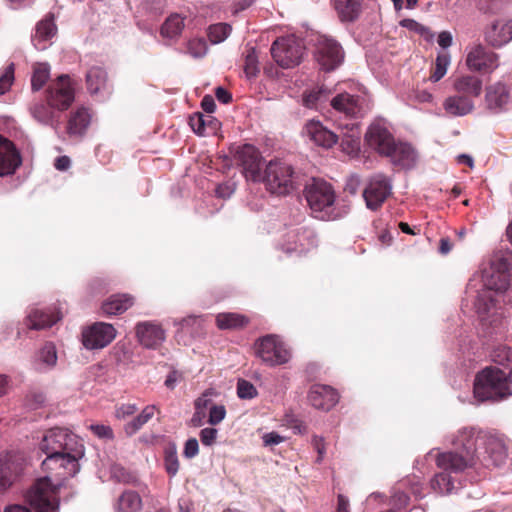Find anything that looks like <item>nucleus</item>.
Wrapping results in <instances>:
<instances>
[{"label": "nucleus", "mask_w": 512, "mask_h": 512, "mask_svg": "<svg viewBox=\"0 0 512 512\" xmlns=\"http://www.w3.org/2000/svg\"><path fill=\"white\" fill-rule=\"evenodd\" d=\"M383 156L389 157L394 164L402 167L411 166L416 159L415 151L409 144L396 141Z\"/></svg>", "instance_id": "obj_29"}, {"label": "nucleus", "mask_w": 512, "mask_h": 512, "mask_svg": "<svg viewBox=\"0 0 512 512\" xmlns=\"http://www.w3.org/2000/svg\"><path fill=\"white\" fill-rule=\"evenodd\" d=\"M465 64L472 72L490 74L499 66V55L481 43L467 48Z\"/></svg>", "instance_id": "obj_10"}, {"label": "nucleus", "mask_w": 512, "mask_h": 512, "mask_svg": "<svg viewBox=\"0 0 512 512\" xmlns=\"http://www.w3.org/2000/svg\"><path fill=\"white\" fill-rule=\"evenodd\" d=\"M90 430L101 439L112 440L114 438L113 430L109 425L93 424L90 426Z\"/></svg>", "instance_id": "obj_56"}, {"label": "nucleus", "mask_w": 512, "mask_h": 512, "mask_svg": "<svg viewBox=\"0 0 512 512\" xmlns=\"http://www.w3.org/2000/svg\"><path fill=\"white\" fill-rule=\"evenodd\" d=\"M255 355L269 367L284 365L289 362L291 352L281 338L268 334L256 340Z\"/></svg>", "instance_id": "obj_6"}, {"label": "nucleus", "mask_w": 512, "mask_h": 512, "mask_svg": "<svg viewBox=\"0 0 512 512\" xmlns=\"http://www.w3.org/2000/svg\"><path fill=\"white\" fill-rule=\"evenodd\" d=\"M333 6L343 23L355 22L362 13V0H333Z\"/></svg>", "instance_id": "obj_30"}, {"label": "nucleus", "mask_w": 512, "mask_h": 512, "mask_svg": "<svg viewBox=\"0 0 512 512\" xmlns=\"http://www.w3.org/2000/svg\"><path fill=\"white\" fill-rule=\"evenodd\" d=\"M365 140L368 146L380 155H384L389 151V147L392 146L395 139L389 130L380 122H375L368 128Z\"/></svg>", "instance_id": "obj_21"}, {"label": "nucleus", "mask_w": 512, "mask_h": 512, "mask_svg": "<svg viewBox=\"0 0 512 512\" xmlns=\"http://www.w3.org/2000/svg\"><path fill=\"white\" fill-rule=\"evenodd\" d=\"M39 449L46 457V463L52 464L61 458L60 453L66 451L76 452V455H84V446L77 435L65 428H52L47 430L39 442Z\"/></svg>", "instance_id": "obj_2"}, {"label": "nucleus", "mask_w": 512, "mask_h": 512, "mask_svg": "<svg viewBox=\"0 0 512 512\" xmlns=\"http://www.w3.org/2000/svg\"><path fill=\"white\" fill-rule=\"evenodd\" d=\"M478 462L479 457L467 456L454 449L439 452L435 458L436 466L450 474H460L467 469L476 468Z\"/></svg>", "instance_id": "obj_14"}, {"label": "nucleus", "mask_w": 512, "mask_h": 512, "mask_svg": "<svg viewBox=\"0 0 512 512\" xmlns=\"http://www.w3.org/2000/svg\"><path fill=\"white\" fill-rule=\"evenodd\" d=\"M492 361L502 366H512V349L505 345L494 348L491 353Z\"/></svg>", "instance_id": "obj_48"}, {"label": "nucleus", "mask_w": 512, "mask_h": 512, "mask_svg": "<svg viewBox=\"0 0 512 512\" xmlns=\"http://www.w3.org/2000/svg\"><path fill=\"white\" fill-rule=\"evenodd\" d=\"M312 445L318 453L317 462L320 463L323 460L324 455L326 453L324 439L319 436H313Z\"/></svg>", "instance_id": "obj_61"}, {"label": "nucleus", "mask_w": 512, "mask_h": 512, "mask_svg": "<svg viewBox=\"0 0 512 512\" xmlns=\"http://www.w3.org/2000/svg\"><path fill=\"white\" fill-rule=\"evenodd\" d=\"M304 51L302 41L295 36L278 38L271 47V54L282 68H292L301 61Z\"/></svg>", "instance_id": "obj_8"}, {"label": "nucleus", "mask_w": 512, "mask_h": 512, "mask_svg": "<svg viewBox=\"0 0 512 512\" xmlns=\"http://www.w3.org/2000/svg\"><path fill=\"white\" fill-rule=\"evenodd\" d=\"M217 437V429L204 428L200 432V440L203 445L211 446L215 443Z\"/></svg>", "instance_id": "obj_60"}, {"label": "nucleus", "mask_w": 512, "mask_h": 512, "mask_svg": "<svg viewBox=\"0 0 512 512\" xmlns=\"http://www.w3.org/2000/svg\"><path fill=\"white\" fill-rule=\"evenodd\" d=\"M316 59L324 70H334L343 60L340 44L326 36L320 37L317 42Z\"/></svg>", "instance_id": "obj_15"}, {"label": "nucleus", "mask_w": 512, "mask_h": 512, "mask_svg": "<svg viewBox=\"0 0 512 512\" xmlns=\"http://www.w3.org/2000/svg\"><path fill=\"white\" fill-rule=\"evenodd\" d=\"M56 25L52 17H47L41 20L37 26L35 35L33 36V43L36 49L44 50L47 48V42L56 35Z\"/></svg>", "instance_id": "obj_33"}, {"label": "nucleus", "mask_w": 512, "mask_h": 512, "mask_svg": "<svg viewBox=\"0 0 512 512\" xmlns=\"http://www.w3.org/2000/svg\"><path fill=\"white\" fill-rule=\"evenodd\" d=\"M158 412L156 405H147L143 410L135 416L133 419L128 421L123 429L127 436H133L136 434L146 423H148Z\"/></svg>", "instance_id": "obj_37"}, {"label": "nucleus", "mask_w": 512, "mask_h": 512, "mask_svg": "<svg viewBox=\"0 0 512 512\" xmlns=\"http://www.w3.org/2000/svg\"><path fill=\"white\" fill-rule=\"evenodd\" d=\"M137 337L147 348H155L159 341V329L150 322H141L137 326Z\"/></svg>", "instance_id": "obj_38"}, {"label": "nucleus", "mask_w": 512, "mask_h": 512, "mask_svg": "<svg viewBox=\"0 0 512 512\" xmlns=\"http://www.w3.org/2000/svg\"><path fill=\"white\" fill-rule=\"evenodd\" d=\"M207 49V43L204 39H192L188 43L189 53L196 58L203 57Z\"/></svg>", "instance_id": "obj_55"}, {"label": "nucleus", "mask_w": 512, "mask_h": 512, "mask_svg": "<svg viewBox=\"0 0 512 512\" xmlns=\"http://www.w3.org/2000/svg\"><path fill=\"white\" fill-rule=\"evenodd\" d=\"M284 441V437L280 436L276 432H270L263 436V442L265 446L278 445Z\"/></svg>", "instance_id": "obj_64"}, {"label": "nucleus", "mask_w": 512, "mask_h": 512, "mask_svg": "<svg viewBox=\"0 0 512 512\" xmlns=\"http://www.w3.org/2000/svg\"><path fill=\"white\" fill-rule=\"evenodd\" d=\"M183 381V375L179 371L173 370L171 371L165 379L164 385L168 389H174L177 383Z\"/></svg>", "instance_id": "obj_62"}, {"label": "nucleus", "mask_w": 512, "mask_h": 512, "mask_svg": "<svg viewBox=\"0 0 512 512\" xmlns=\"http://www.w3.org/2000/svg\"><path fill=\"white\" fill-rule=\"evenodd\" d=\"M512 104V98L508 87L503 83H495L485 90V108L493 114H499L508 110Z\"/></svg>", "instance_id": "obj_16"}, {"label": "nucleus", "mask_w": 512, "mask_h": 512, "mask_svg": "<svg viewBox=\"0 0 512 512\" xmlns=\"http://www.w3.org/2000/svg\"><path fill=\"white\" fill-rule=\"evenodd\" d=\"M55 107H51L47 102L45 103H35L30 108L31 115L35 120H37L41 124L50 125L53 123L55 119Z\"/></svg>", "instance_id": "obj_42"}, {"label": "nucleus", "mask_w": 512, "mask_h": 512, "mask_svg": "<svg viewBox=\"0 0 512 512\" xmlns=\"http://www.w3.org/2000/svg\"><path fill=\"white\" fill-rule=\"evenodd\" d=\"M237 395L240 399H253L258 395L256 387L248 380L239 379L237 381Z\"/></svg>", "instance_id": "obj_50"}, {"label": "nucleus", "mask_w": 512, "mask_h": 512, "mask_svg": "<svg viewBox=\"0 0 512 512\" xmlns=\"http://www.w3.org/2000/svg\"><path fill=\"white\" fill-rule=\"evenodd\" d=\"M485 287L502 296L504 303L512 302V290H510V273L492 272L485 281Z\"/></svg>", "instance_id": "obj_28"}, {"label": "nucleus", "mask_w": 512, "mask_h": 512, "mask_svg": "<svg viewBox=\"0 0 512 512\" xmlns=\"http://www.w3.org/2000/svg\"><path fill=\"white\" fill-rule=\"evenodd\" d=\"M484 39L493 48H501L512 41V19L492 22L484 30Z\"/></svg>", "instance_id": "obj_19"}, {"label": "nucleus", "mask_w": 512, "mask_h": 512, "mask_svg": "<svg viewBox=\"0 0 512 512\" xmlns=\"http://www.w3.org/2000/svg\"><path fill=\"white\" fill-rule=\"evenodd\" d=\"M110 473L111 477L118 482H129L131 479L129 472L118 464L111 466Z\"/></svg>", "instance_id": "obj_58"}, {"label": "nucleus", "mask_w": 512, "mask_h": 512, "mask_svg": "<svg viewBox=\"0 0 512 512\" xmlns=\"http://www.w3.org/2000/svg\"><path fill=\"white\" fill-rule=\"evenodd\" d=\"M184 29V18L178 14H171L164 23H162V37L169 39L178 38Z\"/></svg>", "instance_id": "obj_40"}, {"label": "nucleus", "mask_w": 512, "mask_h": 512, "mask_svg": "<svg viewBox=\"0 0 512 512\" xmlns=\"http://www.w3.org/2000/svg\"><path fill=\"white\" fill-rule=\"evenodd\" d=\"M474 101L462 97L456 93L448 96L443 102L445 112L454 117L470 114L474 110Z\"/></svg>", "instance_id": "obj_31"}, {"label": "nucleus", "mask_w": 512, "mask_h": 512, "mask_svg": "<svg viewBox=\"0 0 512 512\" xmlns=\"http://www.w3.org/2000/svg\"><path fill=\"white\" fill-rule=\"evenodd\" d=\"M363 103L364 99L362 97L347 92L340 93L331 100L333 109L349 118L362 116Z\"/></svg>", "instance_id": "obj_22"}, {"label": "nucleus", "mask_w": 512, "mask_h": 512, "mask_svg": "<svg viewBox=\"0 0 512 512\" xmlns=\"http://www.w3.org/2000/svg\"><path fill=\"white\" fill-rule=\"evenodd\" d=\"M15 465L10 461H0V492L9 488L15 478Z\"/></svg>", "instance_id": "obj_46"}, {"label": "nucleus", "mask_w": 512, "mask_h": 512, "mask_svg": "<svg viewBox=\"0 0 512 512\" xmlns=\"http://www.w3.org/2000/svg\"><path fill=\"white\" fill-rule=\"evenodd\" d=\"M86 83L89 92L97 95L108 91L107 73L98 66L91 67L86 73Z\"/></svg>", "instance_id": "obj_34"}, {"label": "nucleus", "mask_w": 512, "mask_h": 512, "mask_svg": "<svg viewBox=\"0 0 512 512\" xmlns=\"http://www.w3.org/2000/svg\"><path fill=\"white\" fill-rule=\"evenodd\" d=\"M510 263L504 257H498L492 262V272L509 273Z\"/></svg>", "instance_id": "obj_63"}, {"label": "nucleus", "mask_w": 512, "mask_h": 512, "mask_svg": "<svg viewBox=\"0 0 512 512\" xmlns=\"http://www.w3.org/2000/svg\"><path fill=\"white\" fill-rule=\"evenodd\" d=\"M314 233L307 227H298L287 234L286 250L288 252L306 251L313 244Z\"/></svg>", "instance_id": "obj_26"}, {"label": "nucleus", "mask_w": 512, "mask_h": 512, "mask_svg": "<svg viewBox=\"0 0 512 512\" xmlns=\"http://www.w3.org/2000/svg\"><path fill=\"white\" fill-rule=\"evenodd\" d=\"M225 415H226V409L224 406L213 405L210 408L208 422L211 425H217L225 418Z\"/></svg>", "instance_id": "obj_57"}, {"label": "nucleus", "mask_w": 512, "mask_h": 512, "mask_svg": "<svg viewBox=\"0 0 512 512\" xmlns=\"http://www.w3.org/2000/svg\"><path fill=\"white\" fill-rule=\"evenodd\" d=\"M304 194L315 218L329 221L338 217L334 208L336 195L330 183L323 179H313L306 185Z\"/></svg>", "instance_id": "obj_4"}, {"label": "nucleus", "mask_w": 512, "mask_h": 512, "mask_svg": "<svg viewBox=\"0 0 512 512\" xmlns=\"http://www.w3.org/2000/svg\"><path fill=\"white\" fill-rule=\"evenodd\" d=\"M134 304V297L129 294H115L107 299L103 305V313L107 316L120 315Z\"/></svg>", "instance_id": "obj_32"}, {"label": "nucleus", "mask_w": 512, "mask_h": 512, "mask_svg": "<svg viewBox=\"0 0 512 512\" xmlns=\"http://www.w3.org/2000/svg\"><path fill=\"white\" fill-rule=\"evenodd\" d=\"M338 129L340 130L338 136L339 139H341L340 145L342 150L347 154L358 151L361 135L358 124L355 122H347L345 124H339Z\"/></svg>", "instance_id": "obj_27"}, {"label": "nucleus", "mask_w": 512, "mask_h": 512, "mask_svg": "<svg viewBox=\"0 0 512 512\" xmlns=\"http://www.w3.org/2000/svg\"><path fill=\"white\" fill-rule=\"evenodd\" d=\"M179 460L175 447L165 451V469L170 476L176 475L179 470Z\"/></svg>", "instance_id": "obj_53"}, {"label": "nucleus", "mask_w": 512, "mask_h": 512, "mask_svg": "<svg viewBox=\"0 0 512 512\" xmlns=\"http://www.w3.org/2000/svg\"><path fill=\"white\" fill-rule=\"evenodd\" d=\"M21 164V157L13 143L0 136V176L12 174Z\"/></svg>", "instance_id": "obj_23"}, {"label": "nucleus", "mask_w": 512, "mask_h": 512, "mask_svg": "<svg viewBox=\"0 0 512 512\" xmlns=\"http://www.w3.org/2000/svg\"><path fill=\"white\" fill-rule=\"evenodd\" d=\"M14 82V64H9L0 76V95L5 94Z\"/></svg>", "instance_id": "obj_54"}, {"label": "nucleus", "mask_w": 512, "mask_h": 512, "mask_svg": "<svg viewBox=\"0 0 512 512\" xmlns=\"http://www.w3.org/2000/svg\"><path fill=\"white\" fill-rule=\"evenodd\" d=\"M231 31L232 27L229 24H214L208 29V37L213 44H217L224 41L230 35Z\"/></svg>", "instance_id": "obj_47"}, {"label": "nucleus", "mask_w": 512, "mask_h": 512, "mask_svg": "<svg viewBox=\"0 0 512 512\" xmlns=\"http://www.w3.org/2000/svg\"><path fill=\"white\" fill-rule=\"evenodd\" d=\"M142 507L140 496L134 491L124 492L117 503V512H139Z\"/></svg>", "instance_id": "obj_41"}, {"label": "nucleus", "mask_w": 512, "mask_h": 512, "mask_svg": "<svg viewBox=\"0 0 512 512\" xmlns=\"http://www.w3.org/2000/svg\"><path fill=\"white\" fill-rule=\"evenodd\" d=\"M230 153L235 164L241 168V172L248 181L260 182L261 162L263 160L260 151L251 144L232 146Z\"/></svg>", "instance_id": "obj_7"}, {"label": "nucleus", "mask_w": 512, "mask_h": 512, "mask_svg": "<svg viewBox=\"0 0 512 512\" xmlns=\"http://www.w3.org/2000/svg\"><path fill=\"white\" fill-rule=\"evenodd\" d=\"M482 443L485 448V455L480 460L485 467H499L503 465L508 457V438L504 434L484 432Z\"/></svg>", "instance_id": "obj_11"}, {"label": "nucleus", "mask_w": 512, "mask_h": 512, "mask_svg": "<svg viewBox=\"0 0 512 512\" xmlns=\"http://www.w3.org/2000/svg\"><path fill=\"white\" fill-rule=\"evenodd\" d=\"M450 64V55L447 52L439 53L437 55L435 66L431 70L430 80L432 82H438L441 80L447 72V68Z\"/></svg>", "instance_id": "obj_44"}, {"label": "nucleus", "mask_w": 512, "mask_h": 512, "mask_svg": "<svg viewBox=\"0 0 512 512\" xmlns=\"http://www.w3.org/2000/svg\"><path fill=\"white\" fill-rule=\"evenodd\" d=\"M483 434V431L476 428L464 427L452 435L450 442L454 450H458L467 456L478 457L477 443L478 440L482 441Z\"/></svg>", "instance_id": "obj_17"}, {"label": "nucleus", "mask_w": 512, "mask_h": 512, "mask_svg": "<svg viewBox=\"0 0 512 512\" xmlns=\"http://www.w3.org/2000/svg\"><path fill=\"white\" fill-rule=\"evenodd\" d=\"M117 331L109 322H93L81 331V343L87 350H99L108 346L116 337Z\"/></svg>", "instance_id": "obj_9"}, {"label": "nucleus", "mask_w": 512, "mask_h": 512, "mask_svg": "<svg viewBox=\"0 0 512 512\" xmlns=\"http://www.w3.org/2000/svg\"><path fill=\"white\" fill-rule=\"evenodd\" d=\"M50 78V66L48 63H36L33 66L31 77V88L33 91H39Z\"/></svg>", "instance_id": "obj_43"}, {"label": "nucleus", "mask_w": 512, "mask_h": 512, "mask_svg": "<svg viewBox=\"0 0 512 512\" xmlns=\"http://www.w3.org/2000/svg\"><path fill=\"white\" fill-rule=\"evenodd\" d=\"M391 194V181L384 174H376L370 177L363 190L366 206L373 211L378 210Z\"/></svg>", "instance_id": "obj_13"}, {"label": "nucleus", "mask_w": 512, "mask_h": 512, "mask_svg": "<svg viewBox=\"0 0 512 512\" xmlns=\"http://www.w3.org/2000/svg\"><path fill=\"white\" fill-rule=\"evenodd\" d=\"M244 72L248 77H255L259 72L258 57L255 48L247 50L245 56Z\"/></svg>", "instance_id": "obj_49"}, {"label": "nucleus", "mask_w": 512, "mask_h": 512, "mask_svg": "<svg viewBox=\"0 0 512 512\" xmlns=\"http://www.w3.org/2000/svg\"><path fill=\"white\" fill-rule=\"evenodd\" d=\"M75 98V85L68 75H61L47 89V102L57 111L67 110Z\"/></svg>", "instance_id": "obj_12"}, {"label": "nucleus", "mask_w": 512, "mask_h": 512, "mask_svg": "<svg viewBox=\"0 0 512 512\" xmlns=\"http://www.w3.org/2000/svg\"><path fill=\"white\" fill-rule=\"evenodd\" d=\"M474 395L480 401H500L512 395L507 373L497 367H487L477 373Z\"/></svg>", "instance_id": "obj_3"}, {"label": "nucleus", "mask_w": 512, "mask_h": 512, "mask_svg": "<svg viewBox=\"0 0 512 512\" xmlns=\"http://www.w3.org/2000/svg\"><path fill=\"white\" fill-rule=\"evenodd\" d=\"M138 411L135 403H121L115 406L114 417L117 420L125 421Z\"/></svg>", "instance_id": "obj_52"}, {"label": "nucleus", "mask_w": 512, "mask_h": 512, "mask_svg": "<svg viewBox=\"0 0 512 512\" xmlns=\"http://www.w3.org/2000/svg\"><path fill=\"white\" fill-rule=\"evenodd\" d=\"M502 301V296L484 287L477 292L473 307L479 316H491Z\"/></svg>", "instance_id": "obj_25"}, {"label": "nucleus", "mask_w": 512, "mask_h": 512, "mask_svg": "<svg viewBox=\"0 0 512 512\" xmlns=\"http://www.w3.org/2000/svg\"><path fill=\"white\" fill-rule=\"evenodd\" d=\"M199 453V444L196 438H189L184 445V457L191 459Z\"/></svg>", "instance_id": "obj_59"}, {"label": "nucleus", "mask_w": 512, "mask_h": 512, "mask_svg": "<svg viewBox=\"0 0 512 512\" xmlns=\"http://www.w3.org/2000/svg\"><path fill=\"white\" fill-rule=\"evenodd\" d=\"M41 369H51L57 363V352L53 344H46L38 354Z\"/></svg>", "instance_id": "obj_45"}, {"label": "nucleus", "mask_w": 512, "mask_h": 512, "mask_svg": "<svg viewBox=\"0 0 512 512\" xmlns=\"http://www.w3.org/2000/svg\"><path fill=\"white\" fill-rule=\"evenodd\" d=\"M400 26L407 28L410 31H414L426 39H431L433 37V34L428 27L418 23L414 19H403L400 21Z\"/></svg>", "instance_id": "obj_51"}, {"label": "nucleus", "mask_w": 512, "mask_h": 512, "mask_svg": "<svg viewBox=\"0 0 512 512\" xmlns=\"http://www.w3.org/2000/svg\"><path fill=\"white\" fill-rule=\"evenodd\" d=\"M261 181L272 194L287 195L295 189L293 167L281 160H271L265 167Z\"/></svg>", "instance_id": "obj_5"}, {"label": "nucleus", "mask_w": 512, "mask_h": 512, "mask_svg": "<svg viewBox=\"0 0 512 512\" xmlns=\"http://www.w3.org/2000/svg\"><path fill=\"white\" fill-rule=\"evenodd\" d=\"M189 125L196 134L204 136L215 133L219 122L212 116H205L198 112L189 117Z\"/></svg>", "instance_id": "obj_36"}, {"label": "nucleus", "mask_w": 512, "mask_h": 512, "mask_svg": "<svg viewBox=\"0 0 512 512\" xmlns=\"http://www.w3.org/2000/svg\"><path fill=\"white\" fill-rule=\"evenodd\" d=\"M92 115L87 108L77 109L68 121V133L74 136H82L90 125Z\"/></svg>", "instance_id": "obj_35"}, {"label": "nucleus", "mask_w": 512, "mask_h": 512, "mask_svg": "<svg viewBox=\"0 0 512 512\" xmlns=\"http://www.w3.org/2000/svg\"><path fill=\"white\" fill-rule=\"evenodd\" d=\"M307 399L315 409L329 411L338 403L339 394L329 385L313 384L308 391Z\"/></svg>", "instance_id": "obj_18"}, {"label": "nucleus", "mask_w": 512, "mask_h": 512, "mask_svg": "<svg viewBox=\"0 0 512 512\" xmlns=\"http://www.w3.org/2000/svg\"><path fill=\"white\" fill-rule=\"evenodd\" d=\"M431 488L441 495L450 494L455 488V479L452 474L441 470L431 479Z\"/></svg>", "instance_id": "obj_39"}, {"label": "nucleus", "mask_w": 512, "mask_h": 512, "mask_svg": "<svg viewBox=\"0 0 512 512\" xmlns=\"http://www.w3.org/2000/svg\"><path fill=\"white\" fill-rule=\"evenodd\" d=\"M61 458L52 464H47L46 459L42 467L50 471L57 483L53 484L49 476L39 478L27 492L26 499L36 512H53L58 508L57 491L61 485L60 480L75 476L79 469V459L84 455H76V452L66 451L60 453Z\"/></svg>", "instance_id": "obj_1"}, {"label": "nucleus", "mask_w": 512, "mask_h": 512, "mask_svg": "<svg viewBox=\"0 0 512 512\" xmlns=\"http://www.w3.org/2000/svg\"><path fill=\"white\" fill-rule=\"evenodd\" d=\"M453 90L456 94L474 101L482 92V80L474 75L459 76L453 81Z\"/></svg>", "instance_id": "obj_24"}, {"label": "nucleus", "mask_w": 512, "mask_h": 512, "mask_svg": "<svg viewBox=\"0 0 512 512\" xmlns=\"http://www.w3.org/2000/svg\"><path fill=\"white\" fill-rule=\"evenodd\" d=\"M303 134L315 145L325 149L333 147L339 141L338 134L327 129L320 121L316 120L306 123L303 128Z\"/></svg>", "instance_id": "obj_20"}]
</instances>
